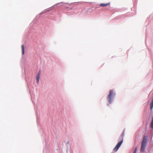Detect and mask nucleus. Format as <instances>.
Wrapping results in <instances>:
<instances>
[{"mask_svg":"<svg viewBox=\"0 0 153 153\" xmlns=\"http://www.w3.org/2000/svg\"><path fill=\"white\" fill-rule=\"evenodd\" d=\"M136 152H137V149H136V148L135 149L134 152V153H136Z\"/></svg>","mask_w":153,"mask_h":153,"instance_id":"obj_10","label":"nucleus"},{"mask_svg":"<svg viewBox=\"0 0 153 153\" xmlns=\"http://www.w3.org/2000/svg\"><path fill=\"white\" fill-rule=\"evenodd\" d=\"M151 103L153 104V101H152Z\"/></svg>","mask_w":153,"mask_h":153,"instance_id":"obj_11","label":"nucleus"},{"mask_svg":"<svg viewBox=\"0 0 153 153\" xmlns=\"http://www.w3.org/2000/svg\"><path fill=\"white\" fill-rule=\"evenodd\" d=\"M41 74V71L39 70L38 73V74L36 76V79L37 80V82L38 84L39 82V80L40 78V76Z\"/></svg>","mask_w":153,"mask_h":153,"instance_id":"obj_4","label":"nucleus"},{"mask_svg":"<svg viewBox=\"0 0 153 153\" xmlns=\"http://www.w3.org/2000/svg\"><path fill=\"white\" fill-rule=\"evenodd\" d=\"M147 137L146 136H144L143 141L142 142L141 148L140 151L142 152H143L145 149V146L147 142Z\"/></svg>","mask_w":153,"mask_h":153,"instance_id":"obj_1","label":"nucleus"},{"mask_svg":"<svg viewBox=\"0 0 153 153\" xmlns=\"http://www.w3.org/2000/svg\"><path fill=\"white\" fill-rule=\"evenodd\" d=\"M67 8L69 9H68V10H72V8L71 7L70 8H69L68 7H67Z\"/></svg>","mask_w":153,"mask_h":153,"instance_id":"obj_9","label":"nucleus"},{"mask_svg":"<svg viewBox=\"0 0 153 153\" xmlns=\"http://www.w3.org/2000/svg\"><path fill=\"white\" fill-rule=\"evenodd\" d=\"M123 142V140H122L121 141L119 142L116 145L115 147L114 148L113 151L114 152H117L120 146Z\"/></svg>","mask_w":153,"mask_h":153,"instance_id":"obj_3","label":"nucleus"},{"mask_svg":"<svg viewBox=\"0 0 153 153\" xmlns=\"http://www.w3.org/2000/svg\"><path fill=\"white\" fill-rule=\"evenodd\" d=\"M115 94L113 90H110L109 94L107 97V100L109 103H111L113 97Z\"/></svg>","mask_w":153,"mask_h":153,"instance_id":"obj_2","label":"nucleus"},{"mask_svg":"<svg viewBox=\"0 0 153 153\" xmlns=\"http://www.w3.org/2000/svg\"><path fill=\"white\" fill-rule=\"evenodd\" d=\"M151 128L153 129V117H152V120L151 123Z\"/></svg>","mask_w":153,"mask_h":153,"instance_id":"obj_7","label":"nucleus"},{"mask_svg":"<svg viewBox=\"0 0 153 153\" xmlns=\"http://www.w3.org/2000/svg\"><path fill=\"white\" fill-rule=\"evenodd\" d=\"M110 5V3H106V4H103V3H102V4H100V6L102 7H106L108 5Z\"/></svg>","mask_w":153,"mask_h":153,"instance_id":"obj_5","label":"nucleus"},{"mask_svg":"<svg viewBox=\"0 0 153 153\" xmlns=\"http://www.w3.org/2000/svg\"><path fill=\"white\" fill-rule=\"evenodd\" d=\"M153 107V104H150V109L152 110Z\"/></svg>","mask_w":153,"mask_h":153,"instance_id":"obj_8","label":"nucleus"},{"mask_svg":"<svg viewBox=\"0 0 153 153\" xmlns=\"http://www.w3.org/2000/svg\"><path fill=\"white\" fill-rule=\"evenodd\" d=\"M59 4V3H57V4H56V5H58Z\"/></svg>","mask_w":153,"mask_h":153,"instance_id":"obj_12","label":"nucleus"},{"mask_svg":"<svg viewBox=\"0 0 153 153\" xmlns=\"http://www.w3.org/2000/svg\"><path fill=\"white\" fill-rule=\"evenodd\" d=\"M22 52L23 55H24L25 53V48L24 45H22Z\"/></svg>","mask_w":153,"mask_h":153,"instance_id":"obj_6","label":"nucleus"}]
</instances>
